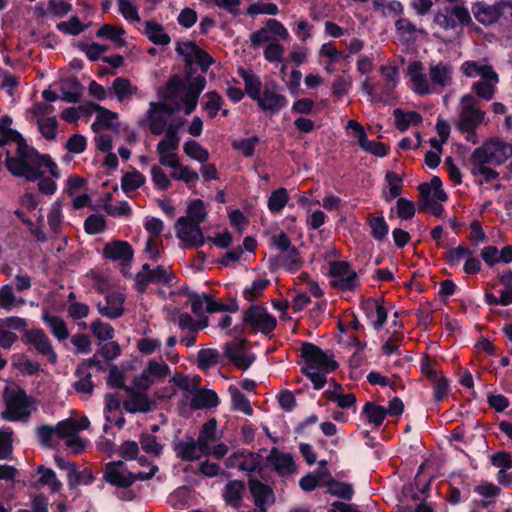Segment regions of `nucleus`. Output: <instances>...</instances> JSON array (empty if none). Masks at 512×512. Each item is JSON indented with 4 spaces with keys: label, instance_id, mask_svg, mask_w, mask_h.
<instances>
[{
    "label": "nucleus",
    "instance_id": "obj_49",
    "mask_svg": "<svg viewBox=\"0 0 512 512\" xmlns=\"http://www.w3.org/2000/svg\"><path fill=\"white\" fill-rule=\"evenodd\" d=\"M470 163L473 168L484 167L486 164H493L490 148L487 143L477 147L471 154Z\"/></svg>",
    "mask_w": 512,
    "mask_h": 512
},
{
    "label": "nucleus",
    "instance_id": "obj_44",
    "mask_svg": "<svg viewBox=\"0 0 512 512\" xmlns=\"http://www.w3.org/2000/svg\"><path fill=\"white\" fill-rule=\"evenodd\" d=\"M103 480L108 484L119 488H129L131 486L129 472L124 475L118 469H105Z\"/></svg>",
    "mask_w": 512,
    "mask_h": 512
},
{
    "label": "nucleus",
    "instance_id": "obj_43",
    "mask_svg": "<svg viewBox=\"0 0 512 512\" xmlns=\"http://www.w3.org/2000/svg\"><path fill=\"white\" fill-rule=\"evenodd\" d=\"M219 358L220 354L216 349H200L197 353V366L200 370H207L218 364Z\"/></svg>",
    "mask_w": 512,
    "mask_h": 512
},
{
    "label": "nucleus",
    "instance_id": "obj_39",
    "mask_svg": "<svg viewBox=\"0 0 512 512\" xmlns=\"http://www.w3.org/2000/svg\"><path fill=\"white\" fill-rule=\"evenodd\" d=\"M204 97L207 98V101L202 103V109L207 112L209 118L213 119L222 109L224 99L216 90L206 92Z\"/></svg>",
    "mask_w": 512,
    "mask_h": 512
},
{
    "label": "nucleus",
    "instance_id": "obj_36",
    "mask_svg": "<svg viewBox=\"0 0 512 512\" xmlns=\"http://www.w3.org/2000/svg\"><path fill=\"white\" fill-rule=\"evenodd\" d=\"M289 199L287 189L280 187L271 192L267 201V207L272 214H278L288 204Z\"/></svg>",
    "mask_w": 512,
    "mask_h": 512
},
{
    "label": "nucleus",
    "instance_id": "obj_37",
    "mask_svg": "<svg viewBox=\"0 0 512 512\" xmlns=\"http://www.w3.org/2000/svg\"><path fill=\"white\" fill-rule=\"evenodd\" d=\"M185 45L190 48L193 53L194 63L200 67V70L203 73H206L210 66L215 62L212 56L193 41H187Z\"/></svg>",
    "mask_w": 512,
    "mask_h": 512
},
{
    "label": "nucleus",
    "instance_id": "obj_16",
    "mask_svg": "<svg viewBox=\"0 0 512 512\" xmlns=\"http://www.w3.org/2000/svg\"><path fill=\"white\" fill-rule=\"evenodd\" d=\"M129 400L123 403V408L129 413H148L154 408V402L150 400L146 393L136 391L131 387Z\"/></svg>",
    "mask_w": 512,
    "mask_h": 512
},
{
    "label": "nucleus",
    "instance_id": "obj_11",
    "mask_svg": "<svg viewBox=\"0 0 512 512\" xmlns=\"http://www.w3.org/2000/svg\"><path fill=\"white\" fill-rule=\"evenodd\" d=\"M509 6L507 2L500 1L489 5L484 1H478L472 5V13L475 19L482 25L488 26L497 22Z\"/></svg>",
    "mask_w": 512,
    "mask_h": 512
},
{
    "label": "nucleus",
    "instance_id": "obj_42",
    "mask_svg": "<svg viewBox=\"0 0 512 512\" xmlns=\"http://www.w3.org/2000/svg\"><path fill=\"white\" fill-rule=\"evenodd\" d=\"M451 74V68L442 63L432 66L429 72L431 81L441 87H446L451 82Z\"/></svg>",
    "mask_w": 512,
    "mask_h": 512
},
{
    "label": "nucleus",
    "instance_id": "obj_53",
    "mask_svg": "<svg viewBox=\"0 0 512 512\" xmlns=\"http://www.w3.org/2000/svg\"><path fill=\"white\" fill-rule=\"evenodd\" d=\"M187 214H188V219L191 221V222H197V224H201L206 216H207V212H206V208H205V204L203 202V200L201 199H194L192 200L188 207H187Z\"/></svg>",
    "mask_w": 512,
    "mask_h": 512
},
{
    "label": "nucleus",
    "instance_id": "obj_41",
    "mask_svg": "<svg viewBox=\"0 0 512 512\" xmlns=\"http://www.w3.org/2000/svg\"><path fill=\"white\" fill-rule=\"evenodd\" d=\"M229 391L231 393L232 410L241 411L246 415L253 414V408L250 404L249 399L236 387L230 386Z\"/></svg>",
    "mask_w": 512,
    "mask_h": 512
},
{
    "label": "nucleus",
    "instance_id": "obj_46",
    "mask_svg": "<svg viewBox=\"0 0 512 512\" xmlns=\"http://www.w3.org/2000/svg\"><path fill=\"white\" fill-rule=\"evenodd\" d=\"M106 228V220L102 214H91L84 221V230L89 235L101 234Z\"/></svg>",
    "mask_w": 512,
    "mask_h": 512
},
{
    "label": "nucleus",
    "instance_id": "obj_29",
    "mask_svg": "<svg viewBox=\"0 0 512 512\" xmlns=\"http://www.w3.org/2000/svg\"><path fill=\"white\" fill-rule=\"evenodd\" d=\"M125 33V29L122 26L104 24L97 30L96 37L108 39L114 42L116 47L122 48L127 44L125 39L122 38Z\"/></svg>",
    "mask_w": 512,
    "mask_h": 512
},
{
    "label": "nucleus",
    "instance_id": "obj_40",
    "mask_svg": "<svg viewBox=\"0 0 512 512\" xmlns=\"http://www.w3.org/2000/svg\"><path fill=\"white\" fill-rule=\"evenodd\" d=\"M367 223L371 229L370 235L373 239L378 242H382L386 239L389 233V225L383 216H370L368 217Z\"/></svg>",
    "mask_w": 512,
    "mask_h": 512
},
{
    "label": "nucleus",
    "instance_id": "obj_45",
    "mask_svg": "<svg viewBox=\"0 0 512 512\" xmlns=\"http://www.w3.org/2000/svg\"><path fill=\"white\" fill-rule=\"evenodd\" d=\"M75 376L79 378L73 384V387L78 393L92 394L94 390V383L92 381V375L89 372H84L81 367H77L75 370Z\"/></svg>",
    "mask_w": 512,
    "mask_h": 512
},
{
    "label": "nucleus",
    "instance_id": "obj_1",
    "mask_svg": "<svg viewBox=\"0 0 512 512\" xmlns=\"http://www.w3.org/2000/svg\"><path fill=\"white\" fill-rule=\"evenodd\" d=\"M39 152L34 147H17L16 155L11 156L6 150L5 165L11 175L18 178H24L28 182H34L41 178L43 171L39 170L37 163Z\"/></svg>",
    "mask_w": 512,
    "mask_h": 512
},
{
    "label": "nucleus",
    "instance_id": "obj_2",
    "mask_svg": "<svg viewBox=\"0 0 512 512\" xmlns=\"http://www.w3.org/2000/svg\"><path fill=\"white\" fill-rule=\"evenodd\" d=\"M5 410L1 418L10 421H27L31 415L29 408L34 403V398L18 385L6 386L3 391Z\"/></svg>",
    "mask_w": 512,
    "mask_h": 512
},
{
    "label": "nucleus",
    "instance_id": "obj_17",
    "mask_svg": "<svg viewBox=\"0 0 512 512\" xmlns=\"http://www.w3.org/2000/svg\"><path fill=\"white\" fill-rule=\"evenodd\" d=\"M246 484L243 480L229 481L223 491V498L227 505L239 509L243 502Z\"/></svg>",
    "mask_w": 512,
    "mask_h": 512
},
{
    "label": "nucleus",
    "instance_id": "obj_30",
    "mask_svg": "<svg viewBox=\"0 0 512 512\" xmlns=\"http://www.w3.org/2000/svg\"><path fill=\"white\" fill-rule=\"evenodd\" d=\"M40 477L37 483L41 486H48L51 493H58L62 490L63 484L57 478L56 473L53 469L47 468L44 465H39L36 470Z\"/></svg>",
    "mask_w": 512,
    "mask_h": 512
},
{
    "label": "nucleus",
    "instance_id": "obj_47",
    "mask_svg": "<svg viewBox=\"0 0 512 512\" xmlns=\"http://www.w3.org/2000/svg\"><path fill=\"white\" fill-rule=\"evenodd\" d=\"M184 152L189 156L190 158L200 162V163H206L209 160V152L207 149L202 147L197 141L195 140H188L184 144Z\"/></svg>",
    "mask_w": 512,
    "mask_h": 512
},
{
    "label": "nucleus",
    "instance_id": "obj_48",
    "mask_svg": "<svg viewBox=\"0 0 512 512\" xmlns=\"http://www.w3.org/2000/svg\"><path fill=\"white\" fill-rule=\"evenodd\" d=\"M170 148L164 147V142L157 144V153L159 154V162L161 165L177 170L181 166L180 159L176 153H169Z\"/></svg>",
    "mask_w": 512,
    "mask_h": 512
},
{
    "label": "nucleus",
    "instance_id": "obj_5",
    "mask_svg": "<svg viewBox=\"0 0 512 512\" xmlns=\"http://www.w3.org/2000/svg\"><path fill=\"white\" fill-rule=\"evenodd\" d=\"M330 284L340 291L354 292L360 287L359 277L356 271L351 269L348 261H332L329 263Z\"/></svg>",
    "mask_w": 512,
    "mask_h": 512
},
{
    "label": "nucleus",
    "instance_id": "obj_51",
    "mask_svg": "<svg viewBox=\"0 0 512 512\" xmlns=\"http://www.w3.org/2000/svg\"><path fill=\"white\" fill-rule=\"evenodd\" d=\"M183 126V122H171L165 130V138L160 142H164V147L171 150H177L180 142L178 131Z\"/></svg>",
    "mask_w": 512,
    "mask_h": 512
},
{
    "label": "nucleus",
    "instance_id": "obj_59",
    "mask_svg": "<svg viewBox=\"0 0 512 512\" xmlns=\"http://www.w3.org/2000/svg\"><path fill=\"white\" fill-rule=\"evenodd\" d=\"M12 435L13 430L10 427L0 430V460L9 459L13 452Z\"/></svg>",
    "mask_w": 512,
    "mask_h": 512
},
{
    "label": "nucleus",
    "instance_id": "obj_9",
    "mask_svg": "<svg viewBox=\"0 0 512 512\" xmlns=\"http://www.w3.org/2000/svg\"><path fill=\"white\" fill-rule=\"evenodd\" d=\"M473 100L474 98L470 94L464 95L461 99L464 106L457 123L459 131L476 130L484 119L485 113L473 105Z\"/></svg>",
    "mask_w": 512,
    "mask_h": 512
},
{
    "label": "nucleus",
    "instance_id": "obj_55",
    "mask_svg": "<svg viewBox=\"0 0 512 512\" xmlns=\"http://www.w3.org/2000/svg\"><path fill=\"white\" fill-rule=\"evenodd\" d=\"M112 88L119 101H123L137 89L132 87L131 82L124 77H117L112 83Z\"/></svg>",
    "mask_w": 512,
    "mask_h": 512
},
{
    "label": "nucleus",
    "instance_id": "obj_35",
    "mask_svg": "<svg viewBox=\"0 0 512 512\" xmlns=\"http://www.w3.org/2000/svg\"><path fill=\"white\" fill-rule=\"evenodd\" d=\"M95 477L90 468H85L82 471L77 470L76 465L67 474V484L69 489H75L78 485H90L94 482Z\"/></svg>",
    "mask_w": 512,
    "mask_h": 512
},
{
    "label": "nucleus",
    "instance_id": "obj_34",
    "mask_svg": "<svg viewBox=\"0 0 512 512\" xmlns=\"http://www.w3.org/2000/svg\"><path fill=\"white\" fill-rule=\"evenodd\" d=\"M243 457L239 463V470L248 472L251 475L252 472L262 471V460L263 457L260 452H252L247 449H242Z\"/></svg>",
    "mask_w": 512,
    "mask_h": 512
},
{
    "label": "nucleus",
    "instance_id": "obj_4",
    "mask_svg": "<svg viewBox=\"0 0 512 512\" xmlns=\"http://www.w3.org/2000/svg\"><path fill=\"white\" fill-rule=\"evenodd\" d=\"M242 321L253 333L270 335L277 326V319L263 305L252 304L243 313Z\"/></svg>",
    "mask_w": 512,
    "mask_h": 512
},
{
    "label": "nucleus",
    "instance_id": "obj_3",
    "mask_svg": "<svg viewBox=\"0 0 512 512\" xmlns=\"http://www.w3.org/2000/svg\"><path fill=\"white\" fill-rule=\"evenodd\" d=\"M301 357L305 363V366L301 369L332 373L339 368V364L333 359V355H328L319 346L310 342L302 343Z\"/></svg>",
    "mask_w": 512,
    "mask_h": 512
},
{
    "label": "nucleus",
    "instance_id": "obj_13",
    "mask_svg": "<svg viewBox=\"0 0 512 512\" xmlns=\"http://www.w3.org/2000/svg\"><path fill=\"white\" fill-rule=\"evenodd\" d=\"M134 256V250L130 243L123 240H112L103 248V257L112 261L130 263Z\"/></svg>",
    "mask_w": 512,
    "mask_h": 512
},
{
    "label": "nucleus",
    "instance_id": "obj_18",
    "mask_svg": "<svg viewBox=\"0 0 512 512\" xmlns=\"http://www.w3.org/2000/svg\"><path fill=\"white\" fill-rule=\"evenodd\" d=\"M175 227L177 229V238L184 242L186 247L191 241L196 240V237L201 235L200 225L197 222H191L188 217L182 216L178 218Z\"/></svg>",
    "mask_w": 512,
    "mask_h": 512
},
{
    "label": "nucleus",
    "instance_id": "obj_54",
    "mask_svg": "<svg viewBox=\"0 0 512 512\" xmlns=\"http://www.w3.org/2000/svg\"><path fill=\"white\" fill-rule=\"evenodd\" d=\"M269 284V279L265 277L257 278L252 282L250 286H247L243 290V297L248 301H253L262 295L263 291L268 287Z\"/></svg>",
    "mask_w": 512,
    "mask_h": 512
},
{
    "label": "nucleus",
    "instance_id": "obj_56",
    "mask_svg": "<svg viewBox=\"0 0 512 512\" xmlns=\"http://www.w3.org/2000/svg\"><path fill=\"white\" fill-rule=\"evenodd\" d=\"M56 28L64 34L76 36L85 30V25L78 16H72L68 21L59 22Z\"/></svg>",
    "mask_w": 512,
    "mask_h": 512
},
{
    "label": "nucleus",
    "instance_id": "obj_15",
    "mask_svg": "<svg viewBox=\"0 0 512 512\" xmlns=\"http://www.w3.org/2000/svg\"><path fill=\"white\" fill-rule=\"evenodd\" d=\"M407 75L410 76L413 84V90L417 95H426L431 93L421 61H412L408 66Z\"/></svg>",
    "mask_w": 512,
    "mask_h": 512
},
{
    "label": "nucleus",
    "instance_id": "obj_23",
    "mask_svg": "<svg viewBox=\"0 0 512 512\" xmlns=\"http://www.w3.org/2000/svg\"><path fill=\"white\" fill-rule=\"evenodd\" d=\"M143 34L155 45L166 46L171 42V38L162 24L147 20L144 24Z\"/></svg>",
    "mask_w": 512,
    "mask_h": 512
},
{
    "label": "nucleus",
    "instance_id": "obj_50",
    "mask_svg": "<svg viewBox=\"0 0 512 512\" xmlns=\"http://www.w3.org/2000/svg\"><path fill=\"white\" fill-rule=\"evenodd\" d=\"M38 129L41 135L48 141L56 139L58 130V121L56 117H47L46 119H37Z\"/></svg>",
    "mask_w": 512,
    "mask_h": 512
},
{
    "label": "nucleus",
    "instance_id": "obj_57",
    "mask_svg": "<svg viewBox=\"0 0 512 512\" xmlns=\"http://www.w3.org/2000/svg\"><path fill=\"white\" fill-rule=\"evenodd\" d=\"M397 217L401 220H411L416 213L415 203L407 198L400 197L396 201Z\"/></svg>",
    "mask_w": 512,
    "mask_h": 512
},
{
    "label": "nucleus",
    "instance_id": "obj_14",
    "mask_svg": "<svg viewBox=\"0 0 512 512\" xmlns=\"http://www.w3.org/2000/svg\"><path fill=\"white\" fill-rule=\"evenodd\" d=\"M126 296L120 292L108 293L105 297L106 306H102L100 303L97 305L99 314L109 319H117L124 314V302Z\"/></svg>",
    "mask_w": 512,
    "mask_h": 512
},
{
    "label": "nucleus",
    "instance_id": "obj_33",
    "mask_svg": "<svg viewBox=\"0 0 512 512\" xmlns=\"http://www.w3.org/2000/svg\"><path fill=\"white\" fill-rule=\"evenodd\" d=\"M206 311L210 314L216 312L236 313L239 310L238 301L235 297H230L227 303L216 301L211 295L204 294Z\"/></svg>",
    "mask_w": 512,
    "mask_h": 512
},
{
    "label": "nucleus",
    "instance_id": "obj_60",
    "mask_svg": "<svg viewBox=\"0 0 512 512\" xmlns=\"http://www.w3.org/2000/svg\"><path fill=\"white\" fill-rule=\"evenodd\" d=\"M260 139L258 136L253 135L249 138H245L232 143L233 149L241 152L245 157H252L255 154V147L259 143Z\"/></svg>",
    "mask_w": 512,
    "mask_h": 512
},
{
    "label": "nucleus",
    "instance_id": "obj_8",
    "mask_svg": "<svg viewBox=\"0 0 512 512\" xmlns=\"http://www.w3.org/2000/svg\"><path fill=\"white\" fill-rule=\"evenodd\" d=\"M21 340L25 345L32 346L39 355L46 357L49 363H57L58 355L54 350L51 340L43 329L33 328L29 331H25Z\"/></svg>",
    "mask_w": 512,
    "mask_h": 512
},
{
    "label": "nucleus",
    "instance_id": "obj_19",
    "mask_svg": "<svg viewBox=\"0 0 512 512\" xmlns=\"http://www.w3.org/2000/svg\"><path fill=\"white\" fill-rule=\"evenodd\" d=\"M172 449L177 458L186 462L199 460L197 455V444L193 437L186 436L185 439L176 440L172 443Z\"/></svg>",
    "mask_w": 512,
    "mask_h": 512
},
{
    "label": "nucleus",
    "instance_id": "obj_6",
    "mask_svg": "<svg viewBox=\"0 0 512 512\" xmlns=\"http://www.w3.org/2000/svg\"><path fill=\"white\" fill-rule=\"evenodd\" d=\"M433 22L444 30L455 29L458 24L464 27L474 25L469 10L460 5L440 9L435 13Z\"/></svg>",
    "mask_w": 512,
    "mask_h": 512
},
{
    "label": "nucleus",
    "instance_id": "obj_61",
    "mask_svg": "<svg viewBox=\"0 0 512 512\" xmlns=\"http://www.w3.org/2000/svg\"><path fill=\"white\" fill-rule=\"evenodd\" d=\"M102 209L107 215L112 217H130L132 215V208L125 200L120 201L118 205L104 203Z\"/></svg>",
    "mask_w": 512,
    "mask_h": 512
},
{
    "label": "nucleus",
    "instance_id": "obj_22",
    "mask_svg": "<svg viewBox=\"0 0 512 512\" xmlns=\"http://www.w3.org/2000/svg\"><path fill=\"white\" fill-rule=\"evenodd\" d=\"M88 106L91 108V110L97 112L96 120L91 125V128L94 132H98L99 127L106 130L113 128L112 120L118 118V114L116 112H112L94 102H88Z\"/></svg>",
    "mask_w": 512,
    "mask_h": 512
},
{
    "label": "nucleus",
    "instance_id": "obj_64",
    "mask_svg": "<svg viewBox=\"0 0 512 512\" xmlns=\"http://www.w3.org/2000/svg\"><path fill=\"white\" fill-rule=\"evenodd\" d=\"M151 179L156 189L166 191L170 188L171 182L163 169L158 165H153L150 170Z\"/></svg>",
    "mask_w": 512,
    "mask_h": 512
},
{
    "label": "nucleus",
    "instance_id": "obj_28",
    "mask_svg": "<svg viewBox=\"0 0 512 512\" xmlns=\"http://www.w3.org/2000/svg\"><path fill=\"white\" fill-rule=\"evenodd\" d=\"M82 85L77 77L72 76L63 80L61 88L63 97L62 99L68 103H78L82 96Z\"/></svg>",
    "mask_w": 512,
    "mask_h": 512
},
{
    "label": "nucleus",
    "instance_id": "obj_20",
    "mask_svg": "<svg viewBox=\"0 0 512 512\" xmlns=\"http://www.w3.org/2000/svg\"><path fill=\"white\" fill-rule=\"evenodd\" d=\"M238 75L244 81V93L255 102L259 99L262 94V81L260 77L254 74L251 70H247L243 67L238 69Z\"/></svg>",
    "mask_w": 512,
    "mask_h": 512
},
{
    "label": "nucleus",
    "instance_id": "obj_27",
    "mask_svg": "<svg viewBox=\"0 0 512 512\" xmlns=\"http://www.w3.org/2000/svg\"><path fill=\"white\" fill-rule=\"evenodd\" d=\"M433 194L436 200L446 201L448 199L447 193L442 188V180L438 176H433L430 182H422L418 185V191L421 198H427Z\"/></svg>",
    "mask_w": 512,
    "mask_h": 512
},
{
    "label": "nucleus",
    "instance_id": "obj_63",
    "mask_svg": "<svg viewBox=\"0 0 512 512\" xmlns=\"http://www.w3.org/2000/svg\"><path fill=\"white\" fill-rule=\"evenodd\" d=\"M418 210L423 213H431L435 217L440 218L444 212V207L441 203L428 196L418 202Z\"/></svg>",
    "mask_w": 512,
    "mask_h": 512
},
{
    "label": "nucleus",
    "instance_id": "obj_24",
    "mask_svg": "<svg viewBox=\"0 0 512 512\" xmlns=\"http://www.w3.org/2000/svg\"><path fill=\"white\" fill-rule=\"evenodd\" d=\"M361 416L365 417L367 424L374 425V427L378 428L384 422L387 411L383 406L372 401H367L362 408Z\"/></svg>",
    "mask_w": 512,
    "mask_h": 512
},
{
    "label": "nucleus",
    "instance_id": "obj_26",
    "mask_svg": "<svg viewBox=\"0 0 512 512\" xmlns=\"http://www.w3.org/2000/svg\"><path fill=\"white\" fill-rule=\"evenodd\" d=\"M493 159V165L500 166L506 162L512 154V146L500 139H491L487 142Z\"/></svg>",
    "mask_w": 512,
    "mask_h": 512
},
{
    "label": "nucleus",
    "instance_id": "obj_31",
    "mask_svg": "<svg viewBox=\"0 0 512 512\" xmlns=\"http://www.w3.org/2000/svg\"><path fill=\"white\" fill-rule=\"evenodd\" d=\"M397 34L405 43H413L417 40L416 33L426 34L423 29H417L416 26L407 18H400L395 22Z\"/></svg>",
    "mask_w": 512,
    "mask_h": 512
},
{
    "label": "nucleus",
    "instance_id": "obj_58",
    "mask_svg": "<svg viewBox=\"0 0 512 512\" xmlns=\"http://www.w3.org/2000/svg\"><path fill=\"white\" fill-rule=\"evenodd\" d=\"M140 444L142 449L150 455L160 456L162 453V445L157 441L154 434L143 433L140 436Z\"/></svg>",
    "mask_w": 512,
    "mask_h": 512
},
{
    "label": "nucleus",
    "instance_id": "obj_10",
    "mask_svg": "<svg viewBox=\"0 0 512 512\" xmlns=\"http://www.w3.org/2000/svg\"><path fill=\"white\" fill-rule=\"evenodd\" d=\"M248 489L254 505L260 512H267L268 506L274 504L275 494L271 486L261 482L253 475H248Z\"/></svg>",
    "mask_w": 512,
    "mask_h": 512
},
{
    "label": "nucleus",
    "instance_id": "obj_7",
    "mask_svg": "<svg viewBox=\"0 0 512 512\" xmlns=\"http://www.w3.org/2000/svg\"><path fill=\"white\" fill-rule=\"evenodd\" d=\"M279 84L272 80L264 85L259 99L256 101L258 107L263 112H269L271 115L278 114L288 105V99L285 95L279 93Z\"/></svg>",
    "mask_w": 512,
    "mask_h": 512
},
{
    "label": "nucleus",
    "instance_id": "obj_32",
    "mask_svg": "<svg viewBox=\"0 0 512 512\" xmlns=\"http://www.w3.org/2000/svg\"><path fill=\"white\" fill-rule=\"evenodd\" d=\"M321 485L327 487L329 494L343 500H351L354 495V489L351 484L338 481L333 477H330Z\"/></svg>",
    "mask_w": 512,
    "mask_h": 512
},
{
    "label": "nucleus",
    "instance_id": "obj_62",
    "mask_svg": "<svg viewBox=\"0 0 512 512\" xmlns=\"http://www.w3.org/2000/svg\"><path fill=\"white\" fill-rule=\"evenodd\" d=\"M107 385L111 388L122 389L126 392L131 391V387L127 386L124 382L123 372L116 365L110 367Z\"/></svg>",
    "mask_w": 512,
    "mask_h": 512
},
{
    "label": "nucleus",
    "instance_id": "obj_21",
    "mask_svg": "<svg viewBox=\"0 0 512 512\" xmlns=\"http://www.w3.org/2000/svg\"><path fill=\"white\" fill-rule=\"evenodd\" d=\"M41 320L50 329L51 334L58 340L64 341L69 337V330L66 322L57 315L49 313L48 310H44L41 315Z\"/></svg>",
    "mask_w": 512,
    "mask_h": 512
},
{
    "label": "nucleus",
    "instance_id": "obj_52",
    "mask_svg": "<svg viewBox=\"0 0 512 512\" xmlns=\"http://www.w3.org/2000/svg\"><path fill=\"white\" fill-rule=\"evenodd\" d=\"M91 331L100 343L113 339L115 330L109 323L97 319L91 324Z\"/></svg>",
    "mask_w": 512,
    "mask_h": 512
},
{
    "label": "nucleus",
    "instance_id": "obj_25",
    "mask_svg": "<svg viewBox=\"0 0 512 512\" xmlns=\"http://www.w3.org/2000/svg\"><path fill=\"white\" fill-rule=\"evenodd\" d=\"M191 406L193 409H210L219 404V397L214 390L201 389L198 390L192 397Z\"/></svg>",
    "mask_w": 512,
    "mask_h": 512
},
{
    "label": "nucleus",
    "instance_id": "obj_38",
    "mask_svg": "<svg viewBox=\"0 0 512 512\" xmlns=\"http://www.w3.org/2000/svg\"><path fill=\"white\" fill-rule=\"evenodd\" d=\"M146 182V178L138 170L134 169L132 172L125 173L121 178V188L125 194H129Z\"/></svg>",
    "mask_w": 512,
    "mask_h": 512
},
{
    "label": "nucleus",
    "instance_id": "obj_12",
    "mask_svg": "<svg viewBox=\"0 0 512 512\" xmlns=\"http://www.w3.org/2000/svg\"><path fill=\"white\" fill-rule=\"evenodd\" d=\"M266 462L278 476L286 477L294 474L297 470L293 456L290 453H284L278 448L273 447L266 457Z\"/></svg>",
    "mask_w": 512,
    "mask_h": 512
}]
</instances>
